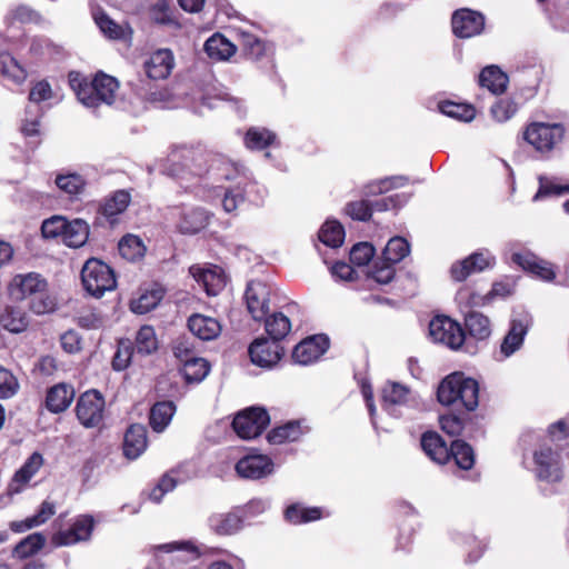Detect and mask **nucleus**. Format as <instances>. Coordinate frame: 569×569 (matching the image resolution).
<instances>
[{
  "label": "nucleus",
  "mask_w": 569,
  "mask_h": 569,
  "mask_svg": "<svg viewBox=\"0 0 569 569\" xmlns=\"http://www.w3.org/2000/svg\"><path fill=\"white\" fill-rule=\"evenodd\" d=\"M69 83L78 100L87 108H97L100 103H113L119 89L117 79L104 73H98L93 80L89 81L78 72H70Z\"/></svg>",
  "instance_id": "nucleus-1"
},
{
  "label": "nucleus",
  "mask_w": 569,
  "mask_h": 569,
  "mask_svg": "<svg viewBox=\"0 0 569 569\" xmlns=\"http://www.w3.org/2000/svg\"><path fill=\"white\" fill-rule=\"evenodd\" d=\"M438 400L446 406L459 403L472 411L479 403V385L461 372H453L439 385Z\"/></svg>",
  "instance_id": "nucleus-2"
},
{
  "label": "nucleus",
  "mask_w": 569,
  "mask_h": 569,
  "mask_svg": "<svg viewBox=\"0 0 569 569\" xmlns=\"http://www.w3.org/2000/svg\"><path fill=\"white\" fill-rule=\"evenodd\" d=\"M81 281L84 290L93 297H101L116 288L113 270L103 261L91 258L81 270Z\"/></svg>",
  "instance_id": "nucleus-3"
},
{
  "label": "nucleus",
  "mask_w": 569,
  "mask_h": 569,
  "mask_svg": "<svg viewBox=\"0 0 569 569\" xmlns=\"http://www.w3.org/2000/svg\"><path fill=\"white\" fill-rule=\"evenodd\" d=\"M170 163L168 171L171 176H179L184 169L193 174H201L207 170L206 152L201 148L193 147H178L174 148L169 157Z\"/></svg>",
  "instance_id": "nucleus-4"
},
{
  "label": "nucleus",
  "mask_w": 569,
  "mask_h": 569,
  "mask_svg": "<svg viewBox=\"0 0 569 569\" xmlns=\"http://www.w3.org/2000/svg\"><path fill=\"white\" fill-rule=\"evenodd\" d=\"M104 398L97 390L83 392L76 403V416L80 425L87 429L98 428L104 416Z\"/></svg>",
  "instance_id": "nucleus-5"
},
{
  "label": "nucleus",
  "mask_w": 569,
  "mask_h": 569,
  "mask_svg": "<svg viewBox=\"0 0 569 569\" xmlns=\"http://www.w3.org/2000/svg\"><path fill=\"white\" fill-rule=\"evenodd\" d=\"M565 129L559 123L533 122L525 131V140L539 152L555 148L563 138Z\"/></svg>",
  "instance_id": "nucleus-6"
},
{
  "label": "nucleus",
  "mask_w": 569,
  "mask_h": 569,
  "mask_svg": "<svg viewBox=\"0 0 569 569\" xmlns=\"http://www.w3.org/2000/svg\"><path fill=\"white\" fill-rule=\"evenodd\" d=\"M270 423L266 409L252 407L239 412L232 422L236 433L242 439H253L262 433Z\"/></svg>",
  "instance_id": "nucleus-7"
},
{
  "label": "nucleus",
  "mask_w": 569,
  "mask_h": 569,
  "mask_svg": "<svg viewBox=\"0 0 569 569\" xmlns=\"http://www.w3.org/2000/svg\"><path fill=\"white\" fill-rule=\"evenodd\" d=\"M429 335L435 342L458 349L465 341V332L460 325L449 317L439 316L429 323Z\"/></svg>",
  "instance_id": "nucleus-8"
},
{
  "label": "nucleus",
  "mask_w": 569,
  "mask_h": 569,
  "mask_svg": "<svg viewBox=\"0 0 569 569\" xmlns=\"http://www.w3.org/2000/svg\"><path fill=\"white\" fill-rule=\"evenodd\" d=\"M283 349L276 340L257 338L249 347V356L252 363L261 368H271L279 362Z\"/></svg>",
  "instance_id": "nucleus-9"
},
{
  "label": "nucleus",
  "mask_w": 569,
  "mask_h": 569,
  "mask_svg": "<svg viewBox=\"0 0 569 569\" xmlns=\"http://www.w3.org/2000/svg\"><path fill=\"white\" fill-rule=\"evenodd\" d=\"M452 31L459 38H471L482 32L485 28V17L470 9H459L453 12Z\"/></svg>",
  "instance_id": "nucleus-10"
},
{
  "label": "nucleus",
  "mask_w": 569,
  "mask_h": 569,
  "mask_svg": "<svg viewBox=\"0 0 569 569\" xmlns=\"http://www.w3.org/2000/svg\"><path fill=\"white\" fill-rule=\"evenodd\" d=\"M247 309L254 320H262L269 311L270 288L261 281H251L246 290Z\"/></svg>",
  "instance_id": "nucleus-11"
},
{
  "label": "nucleus",
  "mask_w": 569,
  "mask_h": 569,
  "mask_svg": "<svg viewBox=\"0 0 569 569\" xmlns=\"http://www.w3.org/2000/svg\"><path fill=\"white\" fill-rule=\"evenodd\" d=\"M495 264V257L489 251H479L452 264L451 276L456 281H463L475 272L483 271Z\"/></svg>",
  "instance_id": "nucleus-12"
},
{
  "label": "nucleus",
  "mask_w": 569,
  "mask_h": 569,
  "mask_svg": "<svg viewBox=\"0 0 569 569\" xmlns=\"http://www.w3.org/2000/svg\"><path fill=\"white\" fill-rule=\"evenodd\" d=\"M236 471L242 478L256 480L271 475L273 462L266 455H249L237 462Z\"/></svg>",
  "instance_id": "nucleus-13"
},
{
  "label": "nucleus",
  "mask_w": 569,
  "mask_h": 569,
  "mask_svg": "<svg viewBox=\"0 0 569 569\" xmlns=\"http://www.w3.org/2000/svg\"><path fill=\"white\" fill-rule=\"evenodd\" d=\"M511 261L543 281H552L556 278L552 263L531 252H515L511 256Z\"/></svg>",
  "instance_id": "nucleus-14"
},
{
  "label": "nucleus",
  "mask_w": 569,
  "mask_h": 569,
  "mask_svg": "<svg viewBox=\"0 0 569 569\" xmlns=\"http://www.w3.org/2000/svg\"><path fill=\"white\" fill-rule=\"evenodd\" d=\"M329 340L325 336H313L296 346L292 359L300 365H309L319 359L328 349Z\"/></svg>",
  "instance_id": "nucleus-15"
},
{
  "label": "nucleus",
  "mask_w": 569,
  "mask_h": 569,
  "mask_svg": "<svg viewBox=\"0 0 569 569\" xmlns=\"http://www.w3.org/2000/svg\"><path fill=\"white\" fill-rule=\"evenodd\" d=\"M530 323L531 319L528 315L512 319L510 329L500 345V353L503 358L510 357L520 349Z\"/></svg>",
  "instance_id": "nucleus-16"
},
{
  "label": "nucleus",
  "mask_w": 569,
  "mask_h": 569,
  "mask_svg": "<svg viewBox=\"0 0 569 569\" xmlns=\"http://www.w3.org/2000/svg\"><path fill=\"white\" fill-rule=\"evenodd\" d=\"M537 465V475L540 479L547 481H558L561 479V468L558 453L550 448L542 447L535 452Z\"/></svg>",
  "instance_id": "nucleus-17"
},
{
  "label": "nucleus",
  "mask_w": 569,
  "mask_h": 569,
  "mask_svg": "<svg viewBox=\"0 0 569 569\" xmlns=\"http://www.w3.org/2000/svg\"><path fill=\"white\" fill-rule=\"evenodd\" d=\"M190 272L208 296H217L226 286V276L218 267L203 269L193 266L190 268Z\"/></svg>",
  "instance_id": "nucleus-18"
},
{
  "label": "nucleus",
  "mask_w": 569,
  "mask_h": 569,
  "mask_svg": "<svg viewBox=\"0 0 569 569\" xmlns=\"http://www.w3.org/2000/svg\"><path fill=\"white\" fill-rule=\"evenodd\" d=\"M93 523L91 516H79L68 531L60 532L54 537V542L62 546L87 540L91 536Z\"/></svg>",
  "instance_id": "nucleus-19"
},
{
  "label": "nucleus",
  "mask_w": 569,
  "mask_h": 569,
  "mask_svg": "<svg viewBox=\"0 0 569 569\" xmlns=\"http://www.w3.org/2000/svg\"><path fill=\"white\" fill-rule=\"evenodd\" d=\"M173 68L171 51L162 49L152 53L144 62V71L150 79H166Z\"/></svg>",
  "instance_id": "nucleus-20"
},
{
  "label": "nucleus",
  "mask_w": 569,
  "mask_h": 569,
  "mask_svg": "<svg viewBox=\"0 0 569 569\" xmlns=\"http://www.w3.org/2000/svg\"><path fill=\"white\" fill-rule=\"evenodd\" d=\"M74 398V389L69 383H57L51 387L46 397V407L50 412L60 413L66 411Z\"/></svg>",
  "instance_id": "nucleus-21"
},
{
  "label": "nucleus",
  "mask_w": 569,
  "mask_h": 569,
  "mask_svg": "<svg viewBox=\"0 0 569 569\" xmlns=\"http://www.w3.org/2000/svg\"><path fill=\"white\" fill-rule=\"evenodd\" d=\"M208 525L218 536H231L242 528V517L238 511L212 513Z\"/></svg>",
  "instance_id": "nucleus-22"
},
{
  "label": "nucleus",
  "mask_w": 569,
  "mask_h": 569,
  "mask_svg": "<svg viewBox=\"0 0 569 569\" xmlns=\"http://www.w3.org/2000/svg\"><path fill=\"white\" fill-rule=\"evenodd\" d=\"M188 327L196 337L204 341L216 339L221 332V325L216 318L199 313L189 318Z\"/></svg>",
  "instance_id": "nucleus-23"
},
{
  "label": "nucleus",
  "mask_w": 569,
  "mask_h": 569,
  "mask_svg": "<svg viewBox=\"0 0 569 569\" xmlns=\"http://www.w3.org/2000/svg\"><path fill=\"white\" fill-rule=\"evenodd\" d=\"M147 430L142 425H132L124 435L123 452L129 459H137L147 448Z\"/></svg>",
  "instance_id": "nucleus-24"
},
{
  "label": "nucleus",
  "mask_w": 569,
  "mask_h": 569,
  "mask_svg": "<svg viewBox=\"0 0 569 569\" xmlns=\"http://www.w3.org/2000/svg\"><path fill=\"white\" fill-rule=\"evenodd\" d=\"M421 447L425 453L439 465L446 463L450 453L441 437L436 432H426L421 438Z\"/></svg>",
  "instance_id": "nucleus-25"
},
{
  "label": "nucleus",
  "mask_w": 569,
  "mask_h": 569,
  "mask_svg": "<svg viewBox=\"0 0 569 569\" xmlns=\"http://www.w3.org/2000/svg\"><path fill=\"white\" fill-rule=\"evenodd\" d=\"M204 51L217 61L228 60L236 53V46L220 33H214L204 42Z\"/></svg>",
  "instance_id": "nucleus-26"
},
{
  "label": "nucleus",
  "mask_w": 569,
  "mask_h": 569,
  "mask_svg": "<svg viewBox=\"0 0 569 569\" xmlns=\"http://www.w3.org/2000/svg\"><path fill=\"white\" fill-rule=\"evenodd\" d=\"M479 83L495 94L503 93L508 84V76L496 66L482 69Z\"/></svg>",
  "instance_id": "nucleus-27"
},
{
  "label": "nucleus",
  "mask_w": 569,
  "mask_h": 569,
  "mask_svg": "<svg viewBox=\"0 0 569 569\" xmlns=\"http://www.w3.org/2000/svg\"><path fill=\"white\" fill-rule=\"evenodd\" d=\"M36 292V273L17 274L9 284V295L13 300H24Z\"/></svg>",
  "instance_id": "nucleus-28"
},
{
  "label": "nucleus",
  "mask_w": 569,
  "mask_h": 569,
  "mask_svg": "<svg viewBox=\"0 0 569 569\" xmlns=\"http://www.w3.org/2000/svg\"><path fill=\"white\" fill-rule=\"evenodd\" d=\"M36 532L28 535L11 551V558L16 561H28L22 569H36Z\"/></svg>",
  "instance_id": "nucleus-29"
},
{
  "label": "nucleus",
  "mask_w": 569,
  "mask_h": 569,
  "mask_svg": "<svg viewBox=\"0 0 569 569\" xmlns=\"http://www.w3.org/2000/svg\"><path fill=\"white\" fill-rule=\"evenodd\" d=\"M209 222L208 213L202 209H191L182 213L178 224L182 233L193 234L206 228Z\"/></svg>",
  "instance_id": "nucleus-30"
},
{
  "label": "nucleus",
  "mask_w": 569,
  "mask_h": 569,
  "mask_svg": "<svg viewBox=\"0 0 569 569\" xmlns=\"http://www.w3.org/2000/svg\"><path fill=\"white\" fill-rule=\"evenodd\" d=\"M89 237V226L82 219H74L68 221L62 242L71 248H79L83 246Z\"/></svg>",
  "instance_id": "nucleus-31"
},
{
  "label": "nucleus",
  "mask_w": 569,
  "mask_h": 569,
  "mask_svg": "<svg viewBox=\"0 0 569 569\" xmlns=\"http://www.w3.org/2000/svg\"><path fill=\"white\" fill-rule=\"evenodd\" d=\"M465 323L469 335L477 340H485L491 335L490 320L480 312H469Z\"/></svg>",
  "instance_id": "nucleus-32"
},
{
  "label": "nucleus",
  "mask_w": 569,
  "mask_h": 569,
  "mask_svg": "<svg viewBox=\"0 0 569 569\" xmlns=\"http://www.w3.org/2000/svg\"><path fill=\"white\" fill-rule=\"evenodd\" d=\"M176 407L170 401L156 403L150 411V426L157 432H161L170 423Z\"/></svg>",
  "instance_id": "nucleus-33"
},
{
  "label": "nucleus",
  "mask_w": 569,
  "mask_h": 569,
  "mask_svg": "<svg viewBox=\"0 0 569 569\" xmlns=\"http://www.w3.org/2000/svg\"><path fill=\"white\" fill-rule=\"evenodd\" d=\"M180 370L187 382H200L208 376L210 366L203 358L191 357Z\"/></svg>",
  "instance_id": "nucleus-34"
},
{
  "label": "nucleus",
  "mask_w": 569,
  "mask_h": 569,
  "mask_svg": "<svg viewBox=\"0 0 569 569\" xmlns=\"http://www.w3.org/2000/svg\"><path fill=\"white\" fill-rule=\"evenodd\" d=\"M1 325L11 332H22L29 325V319L22 310L14 307H6L0 315Z\"/></svg>",
  "instance_id": "nucleus-35"
},
{
  "label": "nucleus",
  "mask_w": 569,
  "mask_h": 569,
  "mask_svg": "<svg viewBox=\"0 0 569 569\" xmlns=\"http://www.w3.org/2000/svg\"><path fill=\"white\" fill-rule=\"evenodd\" d=\"M36 452L31 453L26 463L16 471L11 482L8 486V492L19 493L30 481L31 477L36 472Z\"/></svg>",
  "instance_id": "nucleus-36"
},
{
  "label": "nucleus",
  "mask_w": 569,
  "mask_h": 569,
  "mask_svg": "<svg viewBox=\"0 0 569 569\" xmlns=\"http://www.w3.org/2000/svg\"><path fill=\"white\" fill-rule=\"evenodd\" d=\"M449 453L450 457L455 459L457 466L463 470H469L475 465L473 449L465 441H453L451 443Z\"/></svg>",
  "instance_id": "nucleus-37"
},
{
  "label": "nucleus",
  "mask_w": 569,
  "mask_h": 569,
  "mask_svg": "<svg viewBox=\"0 0 569 569\" xmlns=\"http://www.w3.org/2000/svg\"><path fill=\"white\" fill-rule=\"evenodd\" d=\"M130 202V194L123 190L116 191L112 196L107 198L101 204L100 212L107 217L112 218L126 210Z\"/></svg>",
  "instance_id": "nucleus-38"
},
{
  "label": "nucleus",
  "mask_w": 569,
  "mask_h": 569,
  "mask_svg": "<svg viewBox=\"0 0 569 569\" xmlns=\"http://www.w3.org/2000/svg\"><path fill=\"white\" fill-rule=\"evenodd\" d=\"M118 249L121 257L130 261L141 258L146 251L142 240L133 234L124 236L119 241Z\"/></svg>",
  "instance_id": "nucleus-39"
},
{
  "label": "nucleus",
  "mask_w": 569,
  "mask_h": 569,
  "mask_svg": "<svg viewBox=\"0 0 569 569\" xmlns=\"http://www.w3.org/2000/svg\"><path fill=\"white\" fill-rule=\"evenodd\" d=\"M409 252L410 246L407 240L402 237H393L388 241L383 250V260L395 264L406 258Z\"/></svg>",
  "instance_id": "nucleus-40"
},
{
  "label": "nucleus",
  "mask_w": 569,
  "mask_h": 569,
  "mask_svg": "<svg viewBox=\"0 0 569 569\" xmlns=\"http://www.w3.org/2000/svg\"><path fill=\"white\" fill-rule=\"evenodd\" d=\"M409 390L399 383H387L382 389V406L386 410H391V407L402 405L407 401Z\"/></svg>",
  "instance_id": "nucleus-41"
},
{
  "label": "nucleus",
  "mask_w": 569,
  "mask_h": 569,
  "mask_svg": "<svg viewBox=\"0 0 569 569\" xmlns=\"http://www.w3.org/2000/svg\"><path fill=\"white\" fill-rule=\"evenodd\" d=\"M301 433L299 423L292 421L272 429L268 433V441L274 445H280L286 441H296L300 438Z\"/></svg>",
  "instance_id": "nucleus-42"
},
{
  "label": "nucleus",
  "mask_w": 569,
  "mask_h": 569,
  "mask_svg": "<svg viewBox=\"0 0 569 569\" xmlns=\"http://www.w3.org/2000/svg\"><path fill=\"white\" fill-rule=\"evenodd\" d=\"M440 111L453 119L469 122L476 117V109L471 104L445 101L439 104Z\"/></svg>",
  "instance_id": "nucleus-43"
},
{
  "label": "nucleus",
  "mask_w": 569,
  "mask_h": 569,
  "mask_svg": "<svg viewBox=\"0 0 569 569\" xmlns=\"http://www.w3.org/2000/svg\"><path fill=\"white\" fill-rule=\"evenodd\" d=\"M319 239L326 246L340 247L345 239L343 227L338 221H327L320 229Z\"/></svg>",
  "instance_id": "nucleus-44"
},
{
  "label": "nucleus",
  "mask_w": 569,
  "mask_h": 569,
  "mask_svg": "<svg viewBox=\"0 0 569 569\" xmlns=\"http://www.w3.org/2000/svg\"><path fill=\"white\" fill-rule=\"evenodd\" d=\"M158 349V339L154 329L150 326H143L136 336L134 350L140 355H151Z\"/></svg>",
  "instance_id": "nucleus-45"
},
{
  "label": "nucleus",
  "mask_w": 569,
  "mask_h": 569,
  "mask_svg": "<svg viewBox=\"0 0 569 569\" xmlns=\"http://www.w3.org/2000/svg\"><path fill=\"white\" fill-rule=\"evenodd\" d=\"M290 329V320L281 312L273 313L270 318L266 319L267 332L278 342L289 333Z\"/></svg>",
  "instance_id": "nucleus-46"
},
{
  "label": "nucleus",
  "mask_w": 569,
  "mask_h": 569,
  "mask_svg": "<svg viewBox=\"0 0 569 569\" xmlns=\"http://www.w3.org/2000/svg\"><path fill=\"white\" fill-rule=\"evenodd\" d=\"M0 72L2 76L11 78L16 82H22L27 78V72L19 62L8 52L0 53Z\"/></svg>",
  "instance_id": "nucleus-47"
},
{
  "label": "nucleus",
  "mask_w": 569,
  "mask_h": 569,
  "mask_svg": "<svg viewBox=\"0 0 569 569\" xmlns=\"http://www.w3.org/2000/svg\"><path fill=\"white\" fill-rule=\"evenodd\" d=\"M67 227L68 220L64 217L53 216L42 222L41 234L44 239L62 241Z\"/></svg>",
  "instance_id": "nucleus-48"
},
{
  "label": "nucleus",
  "mask_w": 569,
  "mask_h": 569,
  "mask_svg": "<svg viewBox=\"0 0 569 569\" xmlns=\"http://www.w3.org/2000/svg\"><path fill=\"white\" fill-rule=\"evenodd\" d=\"M286 519L295 525L318 520L321 518L319 508H303L299 505H292L286 510Z\"/></svg>",
  "instance_id": "nucleus-49"
},
{
  "label": "nucleus",
  "mask_w": 569,
  "mask_h": 569,
  "mask_svg": "<svg viewBox=\"0 0 569 569\" xmlns=\"http://www.w3.org/2000/svg\"><path fill=\"white\" fill-rule=\"evenodd\" d=\"M276 139V134L264 128H250L247 131L244 142L250 149H263L271 144Z\"/></svg>",
  "instance_id": "nucleus-50"
},
{
  "label": "nucleus",
  "mask_w": 569,
  "mask_h": 569,
  "mask_svg": "<svg viewBox=\"0 0 569 569\" xmlns=\"http://www.w3.org/2000/svg\"><path fill=\"white\" fill-rule=\"evenodd\" d=\"M94 21L99 29L102 31L104 36L110 39H123L127 36V29L118 23H116L112 19H110L103 12L94 13Z\"/></svg>",
  "instance_id": "nucleus-51"
},
{
  "label": "nucleus",
  "mask_w": 569,
  "mask_h": 569,
  "mask_svg": "<svg viewBox=\"0 0 569 569\" xmlns=\"http://www.w3.org/2000/svg\"><path fill=\"white\" fill-rule=\"evenodd\" d=\"M161 299L162 292L160 290H151L141 293L138 299L131 301L130 307L134 313L143 315L156 308Z\"/></svg>",
  "instance_id": "nucleus-52"
},
{
  "label": "nucleus",
  "mask_w": 569,
  "mask_h": 569,
  "mask_svg": "<svg viewBox=\"0 0 569 569\" xmlns=\"http://www.w3.org/2000/svg\"><path fill=\"white\" fill-rule=\"evenodd\" d=\"M29 104L26 107L23 117L21 118L20 132L24 137H32L36 134V112L33 102H36V86L29 90Z\"/></svg>",
  "instance_id": "nucleus-53"
},
{
  "label": "nucleus",
  "mask_w": 569,
  "mask_h": 569,
  "mask_svg": "<svg viewBox=\"0 0 569 569\" xmlns=\"http://www.w3.org/2000/svg\"><path fill=\"white\" fill-rule=\"evenodd\" d=\"M539 180V189L533 197V200H538L546 196H561L563 193H569V184H561L557 182L556 179H551L545 176H540Z\"/></svg>",
  "instance_id": "nucleus-54"
},
{
  "label": "nucleus",
  "mask_w": 569,
  "mask_h": 569,
  "mask_svg": "<svg viewBox=\"0 0 569 569\" xmlns=\"http://www.w3.org/2000/svg\"><path fill=\"white\" fill-rule=\"evenodd\" d=\"M238 37L241 46L243 47L244 51L249 57H251L252 59H259L264 54V44L256 36L247 31H239Z\"/></svg>",
  "instance_id": "nucleus-55"
},
{
  "label": "nucleus",
  "mask_w": 569,
  "mask_h": 569,
  "mask_svg": "<svg viewBox=\"0 0 569 569\" xmlns=\"http://www.w3.org/2000/svg\"><path fill=\"white\" fill-rule=\"evenodd\" d=\"M56 184L69 194H78L83 190L86 181L81 176L71 173L58 176Z\"/></svg>",
  "instance_id": "nucleus-56"
},
{
  "label": "nucleus",
  "mask_w": 569,
  "mask_h": 569,
  "mask_svg": "<svg viewBox=\"0 0 569 569\" xmlns=\"http://www.w3.org/2000/svg\"><path fill=\"white\" fill-rule=\"evenodd\" d=\"M18 389V379L9 369L0 365V399L13 397Z\"/></svg>",
  "instance_id": "nucleus-57"
},
{
  "label": "nucleus",
  "mask_w": 569,
  "mask_h": 569,
  "mask_svg": "<svg viewBox=\"0 0 569 569\" xmlns=\"http://www.w3.org/2000/svg\"><path fill=\"white\" fill-rule=\"evenodd\" d=\"M33 18L34 12L31 8L24 4H19L9 11L6 17V21L8 26L14 27L31 23Z\"/></svg>",
  "instance_id": "nucleus-58"
},
{
  "label": "nucleus",
  "mask_w": 569,
  "mask_h": 569,
  "mask_svg": "<svg viewBox=\"0 0 569 569\" xmlns=\"http://www.w3.org/2000/svg\"><path fill=\"white\" fill-rule=\"evenodd\" d=\"M48 283L38 278V313L52 312L57 308V298L47 292Z\"/></svg>",
  "instance_id": "nucleus-59"
},
{
  "label": "nucleus",
  "mask_w": 569,
  "mask_h": 569,
  "mask_svg": "<svg viewBox=\"0 0 569 569\" xmlns=\"http://www.w3.org/2000/svg\"><path fill=\"white\" fill-rule=\"evenodd\" d=\"M457 299L460 305H463L468 308L483 307L491 302L490 296L488 293L480 295L478 292L471 291L468 288L461 289L457 295Z\"/></svg>",
  "instance_id": "nucleus-60"
},
{
  "label": "nucleus",
  "mask_w": 569,
  "mask_h": 569,
  "mask_svg": "<svg viewBox=\"0 0 569 569\" xmlns=\"http://www.w3.org/2000/svg\"><path fill=\"white\" fill-rule=\"evenodd\" d=\"M134 353V348H132L129 340H121L118 346V350L113 357L112 366L116 370L126 369L131 361V358Z\"/></svg>",
  "instance_id": "nucleus-61"
},
{
  "label": "nucleus",
  "mask_w": 569,
  "mask_h": 569,
  "mask_svg": "<svg viewBox=\"0 0 569 569\" xmlns=\"http://www.w3.org/2000/svg\"><path fill=\"white\" fill-rule=\"evenodd\" d=\"M375 256V248L368 242H360L352 247L350 251V260L355 264L365 266Z\"/></svg>",
  "instance_id": "nucleus-62"
},
{
  "label": "nucleus",
  "mask_w": 569,
  "mask_h": 569,
  "mask_svg": "<svg viewBox=\"0 0 569 569\" xmlns=\"http://www.w3.org/2000/svg\"><path fill=\"white\" fill-rule=\"evenodd\" d=\"M490 111L497 121L505 122L515 116L517 112V104L509 99H503L495 103Z\"/></svg>",
  "instance_id": "nucleus-63"
},
{
  "label": "nucleus",
  "mask_w": 569,
  "mask_h": 569,
  "mask_svg": "<svg viewBox=\"0 0 569 569\" xmlns=\"http://www.w3.org/2000/svg\"><path fill=\"white\" fill-rule=\"evenodd\" d=\"M346 212L355 220L365 221L371 217L372 208L367 200H359L348 203Z\"/></svg>",
  "instance_id": "nucleus-64"
}]
</instances>
